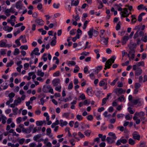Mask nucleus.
Here are the masks:
<instances>
[{
	"label": "nucleus",
	"mask_w": 147,
	"mask_h": 147,
	"mask_svg": "<svg viewBox=\"0 0 147 147\" xmlns=\"http://www.w3.org/2000/svg\"><path fill=\"white\" fill-rule=\"evenodd\" d=\"M36 124L37 126H40L42 125L43 123L41 121H37L36 122Z\"/></svg>",
	"instance_id": "obj_61"
},
{
	"label": "nucleus",
	"mask_w": 147,
	"mask_h": 147,
	"mask_svg": "<svg viewBox=\"0 0 147 147\" xmlns=\"http://www.w3.org/2000/svg\"><path fill=\"white\" fill-rule=\"evenodd\" d=\"M133 139L134 140H140V135L137 131H134L132 134Z\"/></svg>",
	"instance_id": "obj_10"
},
{
	"label": "nucleus",
	"mask_w": 147,
	"mask_h": 147,
	"mask_svg": "<svg viewBox=\"0 0 147 147\" xmlns=\"http://www.w3.org/2000/svg\"><path fill=\"white\" fill-rule=\"evenodd\" d=\"M108 39L109 38H105L104 37L101 38L100 40L101 43L102 45H107L108 43Z\"/></svg>",
	"instance_id": "obj_16"
},
{
	"label": "nucleus",
	"mask_w": 147,
	"mask_h": 147,
	"mask_svg": "<svg viewBox=\"0 0 147 147\" xmlns=\"http://www.w3.org/2000/svg\"><path fill=\"white\" fill-rule=\"evenodd\" d=\"M116 58V57L115 56H113L110 59H109L105 63L104 69L106 70L107 69H109L111 67L112 64L114 62Z\"/></svg>",
	"instance_id": "obj_1"
},
{
	"label": "nucleus",
	"mask_w": 147,
	"mask_h": 147,
	"mask_svg": "<svg viewBox=\"0 0 147 147\" xmlns=\"http://www.w3.org/2000/svg\"><path fill=\"white\" fill-rule=\"evenodd\" d=\"M4 12L7 17H9L10 15V11L9 9H5L4 11Z\"/></svg>",
	"instance_id": "obj_30"
},
{
	"label": "nucleus",
	"mask_w": 147,
	"mask_h": 147,
	"mask_svg": "<svg viewBox=\"0 0 147 147\" xmlns=\"http://www.w3.org/2000/svg\"><path fill=\"white\" fill-rule=\"evenodd\" d=\"M99 34L98 31L94 29L93 27H92L88 32V34L90 38H92V36L95 37L97 36Z\"/></svg>",
	"instance_id": "obj_2"
},
{
	"label": "nucleus",
	"mask_w": 147,
	"mask_h": 147,
	"mask_svg": "<svg viewBox=\"0 0 147 147\" xmlns=\"http://www.w3.org/2000/svg\"><path fill=\"white\" fill-rule=\"evenodd\" d=\"M86 93L90 96H92L93 95L92 92V88L91 87H89L87 88Z\"/></svg>",
	"instance_id": "obj_18"
},
{
	"label": "nucleus",
	"mask_w": 147,
	"mask_h": 147,
	"mask_svg": "<svg viewBox=\"0 0 147 147\" xmlns=\"http://www.w3.org/2000/svg\"><path fill=\"white\" fill-rule=\"evenodd\" d=\"M118 100L120 102H125V98L124 95H122L118 98Z\"/></svg>",
	"instance_id": "obj_38"
},
{
	"label": "nucleus",
	"mask_w": 147,
	"mask_h": 147,
	"mask_svg": "<svg viewBox=\"0 0 147 147\" xmlns=\"http://www.w3.org/2000/svg\"><path fill=\"white\" fill-rule=\"evenodd\" d=\"M144 62L143 61H141L138 62L136 64L134 65H133V69L134 70H136L137 68V67H138L140 66H144Z\"/></svg>",
	"instance_id": "obj_8"
},
{
	"label": "nucleus",
	"mask_w": 147,
	"mask_h": 147,
	"mask_svg": "<svg viewBox=\"0 0 147 147\" xmlns=\"http://www.w3.org/2000/svg\"><path fill=\"white\" fill-rule=\"evenodd\" d=\"M116 90L117 92L120 94H121L125 93V92L123 91L121 88H117Z\"/></svg>",
	"instance_id": "obj_42"
},
{
	"label": "nucleus",
	"mask_w": 147,
	"mask_h": 147,
	"mask_svg": "<svg viewBox=\"0 0 147 147\" xmlns=\"http://www.w3.org/2000/svg\"><path fill=\"white\" fill-rule=\"evenodd\" d=\"M133 118L134 120L135 121L136 124H140V119L138 118L137 117L134 116Z\"/></svg>",
	"instance_id": "obj_28"
},
{
	"label": "nucleus",
	"mask_w": 147,
	"mask_h": 147,
	"mask_svg": "<svg viewBox=\"0 0 147 147\" xmlns=\"http://www.w3.org/2000/svg\"><path fill=\"white\" fill-rule=\"evenodd\" d=\"M145 27V26L144 25H143L142 26H140V25L136 26L135 27V29H141V30H144Z\"/></svg>",
	"instance_id": "obj_24"
},
{
	"label": "nucleus",
	"mask_w": 147,
	"mask_h": 147,
	"mask_svg": "<svg viewBox=\"0 0 147 147\" xmlns=\"http://www.w3.org/2000/svg\"><path fill=\"white\" fill-rule=\"evenodd\" d=\"M114 139L113 138L109 137H107L106 138L107 141L109 144L112 143L113 142Z\"/></svg>",
	"instance_id": "obj_37"
},
{
	"label": "nucleus",
	"mask_w": 147,
	"mask_h": 147,
	"mask_svg": "<svg viewBox=\"0 0 147 147\" xmlns=\"http://www.w3.org/2000/svg\"><path fill=\"white\" fill-rule=\"evenodd\" d=\"M35 22L39 25L43 26L44 25L45 22L42 19L38 18L35 20Z\"/></svg>",
	"instance_id": "obj_15"
},
{
	"label": "nucleus",
	"mask_w": 147,
	"mask_h": 147,
	"mask_svg": "<svg viewBox=\"0 0 147 147\" xmlns=\"http://www.w3.org/2000/svg\"><path fill=\"white\" fill-rule=\"evenodd\" d=\"M34 127V125H30L28 129L23 128L22 130V132L25 134H29L31 132V128L33 127Z\"/></svg>",
	"instance_id": "obj_11"
},
{
	"label": "nucleus",
	"mask_w": 147,
	"mask_h": 147,
	"mask_svg": "<svg viewBox=\"0 0 147 147\" xmlns=\"http://www.w3.org/2000/svg\"><path fill=\"white\" fill-rule=\"evenodd\" d=\"M131 102L134 105L138 104V106H140L143 104L144 101L142 98H138L137 99L133 100Z\"/></svg>",
	"instance_id": "obj_3"
},
{
	"label": "nucleus",
	"mask_w": 147,
	"mask_h": 147,
	"mask_svg": "<svg viewBox=\"0 0 147 147\" xmlns=\"http://www.w3.org/2000/svg\"><path fill=\"white\" fill-rule=\"evenodd\" d=\"M37 75L38 76L42 77L44 76V73L41 70H38L37 72Z\"/></svg>",
	"instance_id": "obj_51"
},
{
	"label": "nucleus",
	"mask_w": 147,
	"mask_h": 147,
	"mask_svg": "<svg viewBox=\"0 0 147 147\" xmlns=\"http://www.w3.org/2000/svg\"><path fill=\"white\" fill-rule=\"evenodd\" d=\"M42 91L45 93L49 92L52 94H54L53 89L49 85L44 86L42 88Z\"/></svg>",
	"instance_id": "obj_4"
},
{
	"label": "nucleus",
	"mask_w": 147,
	"mask_h": 147,
	"mask_svg": "<svg viewBox=\"0 0 147 147\" xmlns=\"http://www.w3.org/2000/svg\"><path fill=\"white\" fill-rule=\"evenodd\" d=\"M21 102V98L20 97L18 98L17 100H14V103H15L16 106L18 105L19 104H20Z\"/></svg>",
	"instance_id": "obj_25"
},
{
	"label": "nucleus",
	"mask_w": 147,
	"mask_h": 147,
	"mask_svg": "<svg viewBox=\"0 0 147 147\" xmlns=\"http://www.w3.org/2000/svg\"><path fill=\"white\" fill-rule=\"evenodd\" d=\"M60 4L59 3H54L53 5V7L55 8L58 9L59 7Z\"/></svg>",
	"instance_id": "obj_53"
},
{
	"label": "nucleus",
	"mask_w": 147,
	"mask_h": 147,
	"mask_svg": "<svg viewBox=\"0 0 147 147\" xmlns=\"http://www.w3.org/2000/svg\"><path fill=\"white\" fill-rule=\"evenodd\" d=\"M105 30H100V36L101 38L105 37Z\"/></svg>",
	"instance_id": "obj_29"
},
{
	"label": "nucleus",
	"mask_w": 147,
	"mask_h": 147,
	"mask_svg": "<svg viewBox=\"0 0 147 147\" xmlns=\"http://www.w3.org/2000/svg\"><path fill=\"white\" fill-rule=\"evenodd\" d=\"M7 21L8 22L11 24V26H14L15 23L13 21H11V20H9V19H7Z\"/></svg>",
	"instance_id": "obj_59"
},
{
	"label": "nucleus",
	"mask_w": 147,
	"mask_h": 147,
	"mask_svg": "<svg viewBox=\"0 0 147 147\" xmlns=\"http://www.w3.org/2000/svg\"><path fill=\"white\" fill-rule=\"evenodd\" d=\"M79 2V0H77L75 1H71V6H76L78 4Z\"/></svg>",
	"instance_id": "obj_27"
},
{
	"label": "nucleus",
	"mask_w": 147,
	"mask_h": 147,
	"mask_svg": "<svg viewBox=\"0 0 147 147\" xmlns=\"http://www.w3.org/2000/svg\"><path fill=\"white\" fill-rule=\"evenodd\" d=\"M97 1L99 4V6L98 7V9H102L103 7V5L101 1L100 0H97Z\"/></svg>",
	"instance_id": "obj_31"
},
{
	"label": "nucleus",
	"mask_w": 147,
	"mask_h": 147,
	"mask_svg": "<svg viewBox=\"0 0 147 147\" xmlns=\"http://www.w3.org/2000/svg\"><path fill=\"white\" fill-rule=\"evenodd\" d=\"M61 86L60 84L58 86H56L55 89L56 90L60 92L61 91Z\"/></svg>",
	"instance_id": "obj_45"
},
{
	"label": "nucleus",
	"mask_w": 147,
	"mask_h": 147,
	"mask_svg": "<svg viewBox=\"0 0 147 147\" xmlns=\"http://www.w3.org/2000/svg\"><path fill=\"white\" fill-rule=\"evenodd\" d=\"M19 38L20 39V40L21 39V42L22 43H24L27 42V40L25 35H21Z\"/></svg>",
	"instance_id": "obj_22"
},
{
	"label": "nucleus",
	"mask_w": 147,
	"mask_h": 147,
	"mask_svg": "<svg viewBox=\"0 0 147 147\" xmlns=\"http://www.w3.org/2000/svg\"><path fill=\"white\" fill-rule=\"evenodd\" d=\"M136 71V75L137 76L140 75L142 73V69L140 68H137Z\"/></svg>",
	"instance_id": "obj_21"
},
{
	"label": "nucleus",
	"mask_w": 147,
	"mask_h": 147,
	"mask_svg": "<svg viewBox=\"0 0 147 147\" xmlns=\"http://www.w3.org/2000/svg\"><path fill=\"white\" fill-rule=\"evenodd\" d=\"M20 39L19 38L17 39H16L15 41V43L17 45V47H19L21 45V43L20 41Z\"/></svg>",
	"instance_id": "obj_48"
},
{
	"label": "nucleus",
	"mask_w": 147,
	"mask_h": 147,
	"mask_svg": "<svg viewBox=\"0 0 147 147\" xmlns=\"http://www.w3.org/2000/svg\"><path fill=\"white\" fill-rule=\"evenodd\" d=\"M0 47H7L6 43L3 42L2 40L0 41Z\"/></svg>",
	"instance_id": "obj_32"
},
{
	"label": "nucleus",
	"mask_w": 147,
	"mask_h": 147,
	"mask_svg": "<svg viewBox=\"0 0 147 147\" xmlns=\"http://www.w3.org/2000/svg\"><path fill=\"white\" fill-rule=\"evenodd\" d=\"M135 53V51L134 49H131V50L129 51L128 54V56L129 57V59H133L135 57L134 53Z\"/></svg>",
	"instance_id": "obj_9"
},
{
	"label": "nucleus",
	"mask_w": 147,
	"mask_h": 147,
	"mask_svg": "<svg viewBox=\"0 0 147 147\" xmlns=\"http://www.w3.org/2000/svg\"><path fill=\"white\" fill-rule=\"evenodd\" d=\"M76 64V63L74 61H69L67 62V65L69 66H74Z\"/></svg>",
	"instance_id": "obj_34"
},
{
	"label": "nucleus",
	"mask_w": 147,
	"mask_h": 147,
	"mask_svg": "<svg viewBox=\"0 0 147 147\" xmlns=\"http://www.w3.org/2000/svg\"><path fill=\"white\" fill-rule=\"evenodd\" d=\"M15 96V94L12 92L8 94V96L10 99H13V98Z\"/></svg>",
	"instance_id": "obj_46"
},
{
	"label": "nucleus",
	"mask_w": 147,
	"mask_h": 147,
	"mask_svg": "<svg viewBox=\"0 0 147 147\" xmlns=\"http://www.w3.org/2000/svg\"><path fill=\"white\" fill-rule=\"evenodd\" d=\"M20 53V51L18 48H16L15 49L13 53V54L14 55H17Z\"/></svg>",
	"instance_id": "obj_40"
},
{
	"label": "nucleus",
	"mask_w": 147,
	"mask_h": 147,
	"mask_svg": "<svg viewBox=\"0 0 147 147\" xmlns=\"http://www.w3.org/2000/svg\"><path fill=\"white\" fill-rule=\"evenodd\" d=\"M22 120V117H19L18 118L16 119V123L18 124H20V123L21 122Z\"/></svg>",
	"instance_id": "obj_63"
},
{
	"label": "nucleus",
	"mask_w": 147,
	"mask_h": 147,
	"mask_svg": "<svg viewBox=\"0 0 147 147\" xmlns=\"http://www.w3.org/2000/svg\"><path fill=\"white\" fill-rule=\"evenodd\" d=\"M25 140L24 138H21L19 139L18 140V142L21 145L23 144L24 142L25 141Z\"/></svg>",
	"instance_id": "obj_44"
},
{
	"label": "nucleus",
	"mask_w": 147,
	"mask_h": 147,
	"mask_svg": "<svg viewBox=\"0 0 147 147\" xmlns=\"http://www.w3.org/2000/svg\"><path fill=\"white\" fill-rule=\"evenodd\" d=\"M28 47L27 45H22L20 47V49L22 50H26L28 49Z\"/></svg>",
	"instance_id": "obj_52"
},
{
	"label": "nucleus",
	"mask_w": 147,
	"mask_h": 147,
	"mask_svg": "<svg viewBox=\"0 0 147 147\" xmlns=\"http://www.w3.org/2000/svg\"><path fill=\"white\" fill-rule=\"evenodd\" d=\"M145 115V113L144 112L141 111L140 112H136L134 115V116L137 117L139 116L141 117H144Z\"/></svg>",
	"instance_id": "obj_17"
},
{
	"label": "nucleus",
	"mask_w": 147,
	"mask_h": 147,
	"mask_svg": "<svg viewBox=\"0 0 147 147\" xmlns=\"http://www.w3.org/2000/svg\"><path fill=\"white\" fill-rule=\"evenodd\" d=\"M145 7H144V5L143 4H141L137 7V9L138 10H140L142 9H144Z\"/></svg>",
	"instance_id": "obj_60"
},
{
	"label": "nucleus",
	"mask_w": 147,
	"mask_h": 147,
	"mask_svg": "<svg viewBox=\"0 0 147 147\" xmlns=\"http://www.w3.org/2000/svg\"><path fill=\"white\" fill-rule=\"evenodd\" d=\"M39 51V50L38 48H35L31 53L30 55L32 56L34 54L37 55H40V53L38 52Z\"/></svg>",
	"instance_id": "obj_13"
},
{
	"label": "nucleus",
	"mask_w": 147,
	"mask_h": 147,
	"mask_svg": "<svg viewBox=\"0 0 147 147\" xmlns=\"http://www.w3.org/2000/svg\"><path fill=\"white\" fill-rule=\"evenodd\" d=\"M129 39V37L127 36H125L123 37L122 41V44L124 45L125 44L126 41L128 40Z\"/></svg>",
	"instance_id": "obj_23"
},
{
	"label": "nucleus",
	"mask_w": 147,
	"mask_h": 147,
	"mask_svg": "<svg viewBox=\"0 0 147 147\" xmlns=\"http://www.w3.org/2000/svg\"><path fill=\"white\" fill-rule=\"evenodd\" d=\"M132 19L131 20V22L133 24H134L136 21V16L135 15H132L131 16Z\"/></svg>",
	"instance_id": "obj_35"
},
{
	"label": "nucleus",
	"mask_w": 147,
	"mask_h": 147,
	"mask_svg": "<svg viewBox=\"0 0 147 147\" xmlns=\"http://www.w3.org/2000/svg\"><path fill=\"white\" fill-rule=\"evenodd\" d=\"M127 9L126 8H124L123 9V11H122L120 12V15L121 16V18L123 19V18L127 17L129 16V14L128 13Z\"/></svg>",
	"instance_id": "obj_5"
},
{
	"label": "nucleus",
	"mask_w": 147,
	"mask_h": 147,
	"mask_svg": "<svg viewBox=\"0 0 147 147\" xmlns=\"http://www.w3.org/2000/svg\"><path fill=\"white\" fill-rule=\"evenodd\" d=\"M13 28L12 27H10L8 26H5L3 28V29L5 31H7L8 32H11Z\"/></svg>",
	"instance_id": "obj_20"
},
{
	"label": "nucleus",
	"mask_w": 147,
	"mask_h": 147,
	"mask_svg": "<svg viewBox=\"0 0 147 147\" xmlns=\"http://www.w3.org/2000/svg\"><path fill=\"white\" fill-rule=\"evenodd\" d=\"M76 117L77 119L79 121L82 120L83 119V117L81 115H78Z\"/></svg>",
	"instance_id": "obj_58"
},
{
	"label": "nucleus",
	"mask_w": 147,
	"mask_h": 147,
	"mask_svg": "<svg viewBox=\"0 0 147 147\" xmlns=\"http://www.w3.org/2000/svg\"><path fill=\"white\" fill-rule=\"evenodd\" d=\"M88 22L87 20H86L83 26V28L85 30V29L87 26V24L88 23Z\"/></svg>",
	"instance_id": "obj_56"
},
{
	"label": "nucleus",
	"mask_w": 147,
	"mask_h": 147,
	"mask_svg": "<svg viewBox=\"0 0 147 147\" xmlns=\"http://www.w3.org/2000/svg\"><path fill=\"white\" fill-rule=\"evenodd\" d=\"M91 131L90 130H87L84 131V133L85 135L88 137H89L90 135Z\"/></svg>",
	"instance_id": "obj_36"
},
{
	"label": "nucleus",
	"mask_w": 147,
	"mask_h": 147,
	"mask_svg": "<svg viewBox=\"0 0 147 147\" xmlns=\"http://www.w3.org/2000/svg\"><path fill=\"white\" fill-rule=\"evenodd\" d=\"M6 49H0V57L1 55H3L6 53Z\"/></svg>",
	"instance_id": "obj_39"
},
{
	"label": "nucleus",
	"mask_w": 147,
	"mask_h": 147,
	"mask_svg": "<svg viewBox=\"0 0 147 147\" xmlns=\"http://www.w3.org/2000/svg\"><path fill=\"white\" fill-rule=\"evenodd\" d=\"M128 142L129 144L131 145H133L135 144V141L131 138L129 139Z\"/></svg>",
	"instance_id": "obj_41"
},
{
	"label": "nucleus",
	"mask_w": 147,
	"mask_h": 147,
	"mask_svg": "<svg viewBox=\"0 0 147 147\" xmlns=\"http://www.w3.org/2000/svg\"><path fill=\"white\" fill-rule=\"evenodd\" d=\"M73 17L77 21H78L80 20V17L78 15L76 16L73 15Z\"/></svg>",
	"instance_id": "obj_50"
},
{
	"label": "nucleus",
	"mask_w": 147,
	"mask_h": 147,
	"mask_svg": "<svg viewBox=\"0 0 147 147\" xmlns=\"http://www.w3.org/2000/svg\"><path fill=\"white\" fill-rule=\"evenodd\" d=\"M140 147H147V144L145 142L142 141L140 142Z\"/></svg>",
	"instance_id": "obj_33"
},
{
	"label": "nucleus",
	"mask_w": 147,
	"mask_h": 147,
	"mask_svg": "<svg viewBox=\"0 0 147 147\" xmlns=\"http://www.w3.org/2000/svg\"><path fill=\"white\" fill-rule=\"evenodd\" d=\"M80 98L82 100H84L86 99V96L83 93L80 94Z\"/></svg>",
	"instance_id": "obj_62"
},
{
	"label": "nucleus",
	"mask_w": 147,
	"mask_h": 147,
	"mask_svg": "<svg viewBox=\"0 0 147 147\" xmlns=\"http://www.w3.org/2000/svg\"><path fill=\"white\" fill-rule=\"evenodd\" d=\"M73 84L72 82H71L69 84L68 89L69 90H71L73 88Z\"/></svg>",
	"instance_id": "obj_57"
},
{
	"label": "nucleus",
	"mask_w": 147,
	"mask_h": 147,
	"mask_svg": "<svg viewBox=\"0 0 147 147\" xmlns=\"http://www.w3.org/2000/svg\"><path fill=\"white\" fill-rule=\"evenodd\" d=\"M121 22L120 21L119 22L116 27V29L117 30H119L121 27Z\"/></svg>",
	"instance_id": "obj_49"
},
{
	"label": "nucleus",
	"mask_w": 147,
	"mask_h": 147,
	"mask_svg": "<svg viewBox=\"0 0 147 147\" xmlns=\"http://www.w3.org/2000/svg\"><path fill=\"white\" fill-rule=\"evenodd\" d=\"M41 136L42 135L41 134H37L33 137V140L36 142H38L43 141L44 139L42 138H40Z\"/></svg>",
	"instance_id": "obj_6"
},
{
	"label": "nucleus",
	"mask_w": 147,
	"mask_h": 147,
	"mask_svg": "<svg viewBox=\"0 0 147 147\" xmlns=\"http://www.w3.org/2000/svg\"><path fill=\"white\" fill-rule=\"evenodd\" d=\"M141 84L138 83H136L135 84L134 87L135 88H139L141 86Z\"/></svg>",
	"instance_id": "obj_55"
},
{
	"label": "nucleus",
	"mask_w": 147,
	"mask_h": 147,
	"mask_svg": "<svg viewBox=\"0 0 147 147\" xmlns=\"http://www.w3.org/2000/svg\"><path fill=\"white\" fill-rule=\"evenodd\" d=\"M52 84L54 86H57L60 85V80L59 78H55L52 81Z\"/></svg>",
	"instance_id": "obj_14"
},
{
	"label": "nucleus",
	"mask_w": 147,
	"mask_h": 147,
	"mask_svg": "<svg viewBox=\"0 0 147 147\" xmlns=\"http://www.w3.org/2000/svg\"><path fill=\"white\" fill-rule=\"evenodd\" d=\"M108 135L109 136H112L113 139H116V137L115 133L112 132H110L108 134Z\"/></svg>",
	"instance_id": "obj_47"
},
{
	"label": "nucleus",
	"mask_w": 147,
	"mask_h": 147,
	"mask_svg": "<svg viewBox=\"0 0 147 147\" xmlns=\"http://www.w3.org/2000/svg\"><path fill=\"white\" fill-rule=\"evenodd\" d=\"M145 14L146 13H145L142 12L138 16V21L139 22H140L142 21V17L145 15Z\"/></svg>",
	"instance_id": "obj_26"
},
{
	"label": "nucleus",
	"mask_w": 147,
	"mask_h": 147,
	"mask_svg": "<svg viewBox=\"0 0 147 147\" xmlns=\"http://www.w3.org/2000/svg\"><path fill=\"white\" fill-rule=\"evenodd\" d=\"M67 124L68 122L66 121H63L62 119H61L59 121V125L62 127L64 126L67 125Z\"/></svg>",
	"instance_id": "obj_19"
},
{
	"label": "nucleus",
	"mask_w": 147,
	"mask_h": 147,
	"mask_svg": "<svg viewBox=\"0 0 147 147\" xmlns=\"http://www.w3.org/2000/svg\"><path fill=\"white\" fill-rule=\"evenodd\" d=\"M15 7L17 9L19 10L22 9L23 7H24V8H25L23 6L22 2L20 1H19L16 3Z\"/></svg>",
	"instance_id": "obj_12"
},
{
	"label": "nucleus",
	"mask_w": 147,
	"mask_h": 147,
	"mask_svg": "<svg viewBox=\"0 0 147 147\" xmlns=\"http://www.w3.org/2000/svg\"><path fill=\"white\" fill-rule=\"evenodd\" d=\"M69 115V113H65L63 114L62 117H65L66 118H67L68 117Z\"/></svg>",
	"instance_id": "obj_54"
},
{
	"label": "nucleus",
	"mask_w": 147,
	"mask_h": 147,
	"mask_svg": "<svg viewBox=\"0 0 147 147\" xmlns=\"http://www.w3.org/2000/svg\"><path fill=\"white\" fill-rule=\"evenodd\" d=\"M7 118L4 115H2V123L3 124H5Z\"/></svg>",
	"instance_id": "obj_43"
},
{
	"label": "nucleus",
	"mask_w": 147,
	"mask_h": 147,
	"mask_svg": "<svg viewBox=\"0 0 147 147\" xmlns=\"http://www.w3.org/2000/svg\"><path fill=\"white\" fill-rule=\"evenodd\" d=\"M46 135L52 139H54L53 134L52 133V131L50 128H48L46 129Z\"/></svg>",
	"instance_id": "obj_7"
},
{
	"label": "nucleus",
	"mask_w": 147,
	"mask_h": 147,
	"mask_svg": "<svg viewBox=\"0 0 147 147\" xmlns=\"http://www.w3.org/2000/svg\"><path fill=\"white\" fill-rule=\"evenodd\" d=\"M16 17L13 15H11L10 18V19L9 20H11V21H13L15 22L16 21Z\"/></svg>",
	"instance_id": "obj_64"
}]
</instances>
